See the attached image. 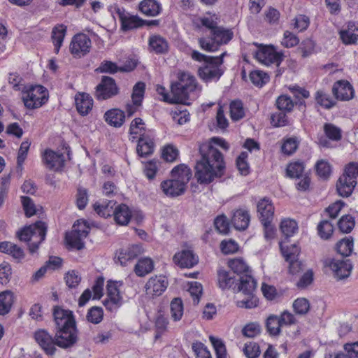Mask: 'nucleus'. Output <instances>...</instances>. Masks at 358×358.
I'll list each match as a JSON object with an SVG mask.
<instances>
[{"mask_svg": "<svg viewBox=\"0 0 358 358\" xmlns=\"http://www.w3.org/2000/svg\"><path fill=\"white\" fill-rule=\"evenodd\" d=\"M280 229L285 236V239H287L296 232L298 225L296 222L294 220L285 219L281 222Z\"/></svg>", "mask_w": 358, "mask_h": 358, "instance_id": "ea45409f", "label": "nucleus"}, {"mask_svg": "<svg viewBox=\"0 0 358 358\" xmlns=\"http://www.w3.org/2000/svg\"><path fill=\"white\" fill-rule=\"evenodd\" d=\"M228 266L234 273H236L238 275V277L245 274L251 273L249 266L242 258L229 260Z\"/></svg>", "mask_w": 358, "mask_h": 358, "instance_id": "473e14b6", "label": "nucleus"}, {"mask_svg": "<svg viewBox=\"0 0 358 358\" xmlns=\"http://www.w3.org/2000/svg\"><path fill=\"white\" fill-rule=\"evenodd\" d=\"M329 267L338 280L348 278L352 269V265L350 259H334L330 262Z\"/></svg>", "mask_w": 358, "mask_h": 358, "instance_id": "2eb2a0df", "label": "nucleus"}, {"mask_svg": "<svg viewBox=\"0 0 358 358\" xmlns=\"http://www.w3.org/2000/svg\"><path fill=\"white\" fill-rule=\"evenodd\" d=\"M230 114L231 119L234 121L240 120L244 117L245 113L241 101L237 100L231 103Z\"/></svg>", "mask_w": 358, "mask_h": 358, "instance_id": "8fccbe9b", "label": "nucleus"}, {"mask_svg": "<svg viewBox=\"0 0 358 358\" xmlns=\"http://www.w3.org/2000/svg\"><path fill=\"white\" fill-rule=\"evenodd\" d=\"M326 136L333 140L338 141L341 138V131L339 128L330 123H326L324 126Z\"/></svg>", "mask_w": 358, "mask_h": 358, "instance_id": "680f3d73", "label": "nucleus"}, {"mask_svg": "<svg viewBox=\"0 0 358 358\" xmlns=\"http://www.w3.org/2000/svg\"><path fill=\"white\" fill-rule=\"evenodd\" d=\"M173 259L181 268H192L199 262L198 257L190 250H184L176 253Z\"/></svg>", "mask_w": 358, "mask_h": 358, "instance_id": "aec40b11", "label": "nucleus"}, {"mask_svg": "<svg viewBox=\"0 0 358 358\" xmlns=\"http://www.w3.org/2000/svg\"><path fill=\"white\" fill-rule=\"evenodd\" d=\"M12 275L11 266L7 262L0 264V283L6 285L9 282Z\"/></svg>", "mask_w": 358, "mask_h": 358, "instance_id": "e2e57ef3", "label": "nucleus"}, {"mask_svg": "<svg viewBox=\"0 0 358 358\" xmlns=\"http://www.w3.org/2000/svg\"><path fill=\"white\" fill-rule=\"evenodd\" d=\"M355 218L350 215L342 216L338 222L339 230L345 234L350 233L355 227Z\"/></svg>", "mask_w": 358, "mask_h": 358, "instance_id": "a18cd8bd", "label": "nucleus"}, {"mask_svg": "<svg viewBox=\"0 0 358 358\" xmlns=\"http://www.w3.org/2000/svg\"><path fill=\"white\" fill-rule=\"evenodd\" d=\"M168 282L165 276L151 277L145 285L147 294L160 296L166 289Z\"/></svg>", "mask_w": 358, "mask_h": 358, "instance_id": "dca6fc26", "label": "nucleus"}, {"mask_svg": "<svg viewBox=\"0 0 358 358\" xmlns=\"http://www.w3.org/2000/svg\"><path fill=\"white\" fill-rule=\"evenodd\" d=\"M315 100L318 104L325 108H331L335 105L334 101L329 94H326L322 90H318L315 94Z\"/></svg>", "mask_w": 358, "mask_h": 358, "instance_id": "5fc2aeb1", "label": "nucleus"}, {"mask_svg": "<svg viewBox=\"0 0 358 358\" xmlns=\"http://www.w3.org/2000/svg\"><path fill=\"white\" fill-rule=\"evenodd\" d=\"M143 252L141 245L135 244L127 248L121 249L118 252L117 259L120 264L126 266L129 262L134 260L141 255Z\"/></svg>", "mask_w": 358, "mask_h": 358, "instance_id": "6ab92c4d", "label": "nucleus"}, {"mask_svg": "<svg viewBox=\"0 0 358 358\" xmlns=\"http://www.w3.org/2000/svg\"><path fill=\"white\" fill-rule=\"evenodd\" d=\"M21 201L25 215L27 217H30L36 213L35 204L32 199L29 196H21Z\"/></svg>", "mask_w": 358, "mask_h": 358, "instance_id": "69168bd1", "label": "nucleus"}, {"mask_svg": "<svg viewBox=\"0 0 358 358\" xmlns=\"http://www.w3.org/2000/svg\"><path fill=\"white\" fill-rule=\"evenodd\" d=\"M178 78V80L171 85V93L174 95L173 102L189 105L190 103L187 102V100L189 94L196 90V78L187 72H180Z\"/></svg>", "mask_w": 358, "mask_h": 358, "instance_id": "423d86ee", "label": "nucleus"}, {"mask_svg": "<svg viewBox=\"0 0 358 358\" xmlns=\"http://www.w3.org/2000/svg\"><path fill=\"white\" fill-rule=\"evenodd\" d=\"M36 341L42 348L47 355H52L55 353L56 348L55 347V337L52 336L45 330L39 329L34 334Z\"/></svg>", "mask_w": 358, "mask_h": 358, "instance_id": "4468645a", "label": "nucleus"}, {"mask_svg": "<svg viewBox=\"0 0 358 358\" xmlns=\"http://www.w3.org/2000/svg\"><path fill=\"white\" fill-rule=\"evenodd\" d=\"M358 177V163L351 162L345 169L344 173L338 178L336 183V190L343 197L350 196L357 185Z\"/></svg>", "mask_w": 358, "mask_h": 358, "instance_id": "0eeeda50", "label": "nucleus"}, {"mask_svg": "<svg viewBox=\"0 0 358 358\" xmlns=\"http://www.w3.org/2000/svg\"><path fill=\"white\" fill-rule=\"evenodd\" d=\"M116 202L114 201H109L108 202H104L102 204L96 203L94 204V209L100 216L103 217H108L113 215L115 213V209L113 208Z\"/></svg>", "mask_w": 358, "mask_h": 358, "instance_id": "58836bf2", "label": "nucleus"}, {"mask_svg": "<svg viewBox=\"0 0 358 358\" xmlns=\"http://www.w3.org/2000/svg\"><path fill=\"white\" fill-rule=\"evenodd\" d=\"M288 111H282L275 113L271 116V124L275 127L285 126L288 124V118L286 113Z\"/></svg>", "mask_w": 358, "mask_h": 358, "instance_id": "13d9d810", "label": "nucleus"}, {"mask_svg": "<svg viewBox=\"0 0 358 358\" xmlns=\"http://www.w3.org/2000/svg\"><path fill=\"white\" fill-rule=\"evenodd\" d=\"M145 20L141 19L136 15H129V14L124 22L121 25L122 29L127 31L132 29L139 28L145 25Z\"/></svg>", "mask_w": 358, "mask_h": 358, "instance_id": "c03bdc74", "label": "nucleus"}, {"mask_svg": "<svg viewBox=\"0 0 358 358\" xmlns=\"http://www.w3.org/2000/svg\"><path fill=\"white\" fill-rule=\"evenodd\" d=\"M114 219L120 225H127L130 221L131 213L129 207L125 204H120L115 208Z\"/></svg>", "mask_w": 358, "mask_h": 358, "instance_id": "cd10ccee", "label": "nucleus"}, {"mask_svg": "<svg viewBox=\"0 0 358 358\" xmlns=\"http://www.w3.org/2000/svg\"><path fill=\"white\" fill-rule=\"evenodd\" d=\"M106 122L115 127H121L124 122V112L118 108H113L106 111L104 114Z\"/></svg>", "mask_w": 358, "mask_h": 358, "instance_id": "5701e85b", "label": "nucleus"}, {"mask_svg": "<svg viewBox=\"0 0 358 358\" xmlns=\"http://www.w3.org/2000/svg\"><path fill=\"white\" fill-rule=\"evenodd\" d=\"M201 159L195 166V177L200 184H209L220 178L225 172V163L222 154L212 145L200 148Z\"/></svg>", "mask_w": 358, "mask_h": 358, "instance_id": "f257e3e1", "label": "nucleus"}, {"mask_svg": "<svg viewBox=\"0 0 358 358\" xmlns=\"http://www.w3.org/2000/svg\"><path fill=\"white\" fill-rule=\"evenodd\" d=\"M339 34L343 43L346 45L354 44L358 39V29L352 22L348 23V29L340 31Z\"/></svg>", "mask_w": 358, "mask_h": 358, "instance_id": "a878e982", "label": "nucleus"}, {"mask_svg": "<svg viewBox=\"0 0 358 358\" xmlns=\"http://www.w3.org/2000/svg\"><path fill=\"white\" fill-rule=\"evenodd\" d=\"M77 111L82 116L87 115L93 106V99L87 93H79L75 98Z\"/></svg>", "mask_w": 358, "mask_h": 358, "instance_id": "412c9836", "label": "nucleus"}, {"mask_svg": "<svg viewBox=\"0 0 358 358\" xmlns=\"http://www.w3.org/2000/svg\"><path fill=\"white\" fill-rule=\"evenodd\" d=\"M47 228L45 222L37 221L19 230L16 236L21 241L29 242V252L33 254L37 251L40 244L45 240Z\"/></svg>", "mask_w": 358, "mask_h": 358, "instance_id": "39448f33", "label": "nucleus"}, {"mask_svg": "<svg viewBox=\"0 0 358 358\" xmlns=\"http://www.w3.org/2000/svg\"><path fill=\"white\" fill-rule=\"evenodd\" d=\"M120 93L115 80L109 76H102L101 82L95 88L94 96L99 101L111 99Z\"/></svg>", "mask_w": 358, "mask_h": 358, "instance_id": "1a4fd4ad", "label": "nucleus"}, {"mask_svg": "<svg viewBox=\"0 0 358 358\" xmlns=\"http://www.w3.org/2000/svg\"><path fill=\"white\" fill-rule=\"evenodd\" d=\"M46 90L41 85L31 87L27 92V96L23 97L24 106L30 109L37 108L47 101Z\"/></svg>", "mask_w": 358, "mask_h": 358, "instance_id": "9b49d317", "label": "nucleus"}, {"mask_svg": "<svg viewBox=\"0 0 358 358\" xmlns=\"http://www.w3.org/2000/svg\"><path fill=\"white\" fill-rule=\"evenodd\" d=\"M234 34L230 29L219 27L212 34V40L215 41L218 47L223 44H227L233 38Z\"/></svg>", "mask_w": 358, "mask_h": 358, "instance_id": "c756f323", "label": "nucleus"}, {"mask_svg": "<svg viewBox=\"0 0 358 358\" xmlns=\"http://www.w3.org/2000/svg\"><path fill=\"white\" fill-rule=\"evenodd\" d=\"M92 41L85 34H76L69 45L71 53L74 57L81 58L87 55L91 50Z\"/></svg>", "mask_w": 358, "mask_h": 358, "instance_id": "9d476101", "label": "nucleus"}, {"mask_svg": "<svg viewBox=\"0 0 358 358\" xmlns=\"http://www.w3.org/2000/svg\"><path fill=\"white\" fill-rule=\"evenodd\" d=\"M52 314L55 345L64 349L73 347L78 338L76 322L73 312L57 306L54 307Z\"/></svg>", "mask_w": 358, "mask_h": 358, "instance_id": "f03ea898", "label": "nucleus"}, {"mask_svg": "<svg viewBox=\"0 0 358 358\" xmlns=\"http://www.w3.org/2000/svg\"><path fill=\"white\" fill-rule=\"evenodd\" d=\"M97 72L114 74L120 71V68L115 62L104 60L96 70Z\"/></svg>", "mask_w": 358, "mask_h": 358, "instance_id": "4d7b16f0", "label": "nucleus"}, {"mask_svg": "<svg viewBox=\"0 0 358 358\" xmlns=\"http://www.w3.org/2000/svg\"><path fill=\"white\" fill-rule=\"evenodd\" d=\"M103 317V310L101 307L93 306L89 309L86 315L87 320L92 324H99Z\"/></svg>", "mask_w": 358, "mask_h": 358, "instance_id": "09e8293b", "label": "nucleus"}, {"mask_svg": "<svg viewBox=\"0 0 358 358\" xmlns=\"http://www.w3.org/2000/svg\"><path fill=\"white\" fill-rule=\"evenodd\" d=\"M139 10L148 16H156L161 10L159 3L155 0H143L139 4Z\"/></svg>", "mask_w": 358, "mask_h": 358, "instance_id": "7c9ffc66", "label": "nucleus"}, {"mask_svg": "<svg viewBox=\"0 0 358 358\" xmlns=\"http://www.w3.org/2000/svg\"><path fill=\"white\" fill-rule=\"evenodd\" d=\"M332 93L336 99L347 101L352 99L354 91L348 81L341 80L334 84Z\"/></svg>", "mask_w": 358, "mask_h": 358, "instance_id": "f3484780", "label": "nucleus"}, {"mask_svg": "<svg viewBox=\"0 0 358 358\" xmlns=\"http://www.w3.org/2000/svg\"><path fill=\"white\" fill-rule=\"evenodd\" d=\"M217 281L219 287L222 289H226L236 285L237 278L230 271L220 268L217 271Z\"/></svg>", "mask_w": 358, "mask_h": 358, "instance_id": "bb28decb", "label": "nucleus"}, {"mask_svg": "<svg viewBox=\"0 0 358 358\" xmlns=\"http://www.w3.org/2000/svg\"><path fill=\"white\" fill-rule=\"evenodd\" d=\"M136 150L139 156L148 157L153 152L154 143L147 136H140L138 140Z\"/></svg>", "mask_w": 358, "mask_h": 358, "instance_id": "c85d7f7f", "label": "nucleus"}, {"mask_svg": "<svg viewBox=\"0 0 358 358\" xmlns=\"http://www.w3.org/2000/svg\"><path fill=\"white\" fill-rule=\"evenodd\" d=\"M257 208L260 221L273 219L274 206L271 200L263 198L257 203Z\"/></svg>", "mask_w": 358, "mask_h": 358, "instance_id": "4be33fe9", "label": "nucleus"}, {"mask_svg": "<svg viewBox=\"0 0 358 358\" xmlns=\"http://www.w3.org/2000/svg\"><path fill=\"white\" fill-rule=\"evenodd\" d=\"M248 153L242 152L236 160V164L240 173L243 176H247L250 172V167L247 162Z\"/></svg>", "mask_w": 358, "mask_h": 358, "instance_id": "864d4df0", "label": "nucleus"}, {"mask_svg": "<svg viewBox=\"0 0 358 358\" xmlns=\"http://www.w3.org/2000/svg\"><path fill=\"white\" fill-rule=\"evenodd\" d=\"M66 27L63 24L57 25L52 29V38L55 44V52L56 53L59 52L66 35Z\"/></svg>", "mask_w": 358, "mask_h": 358, "instance_id": "c9c22d12", "label": "nucleus"}, {"mask_svg": "<svg viewBox=\"0 0 358 358\" xmlns=\"http://www.w3.org/2000/svg\"><path fill=\"white\" fill-rule=\"evenodd\" d=\"M298 142L296 138L286 139L282 145V152L287 155L293 154L297 149Z\"/></svg>", "mask_w": 358, "mask_h": 358, "instance_id": "338daca9", "label": "nucleus"}, {"mask_svg": "<svg viewBox=\"0 0 358 358\" xmlns=\"http://www.w3.org/2000/svg\"><path fill=\"white\" fill-rule=\"evenodd\" d=\"M14 301L13 293L6 290L0 293V315H4L9 313Z\"/></svg>", "mask_w": 358, "mask_h": 358, "instance_id": "2f4dec72", "label": "nucleus"}, {"mask_svg": "<svg viewBox=\"0 0 358 358\" xmlns=\"http://www.w3.org/2000/svg\"><path fill=\"white\" fill-rule=\"evenodd\" d=\"M261 332V326L257 322H251L246 324L242 329L243 336L248 338H253Z\"/></svg>", "mask_w": 358, "mask_h": 358, "instance_id": "052dcab7", "label": "nucleus"}, {"mask_svg": "<svg viewBox=\"0 0 358 358\" xmlns=\"http://www.w3.org/2000/svg\"><path fill=\"white\" fill-rule=\"evenodd\" d=\"M222 58L210 59L198 69L199 77L205 82L218 80L224 73Z\"/></svg>", "mask_w": 358, "mask_h": 358, "instance_id": "6e6552de", "label": "nucleus"}, {"mask_svg": "<svg viewBox=\"0 0 358 358\" xmlns=\"http://www.w3.org/2000/svg\"><path fill=\"white\" fill-rule=\"evenodd\" d=\"M250 80L257 87H262L269 81L268 73L260 71L255 70L250 73Z\"/></svg>", "mask_w": 358, "mask_h": 358, "instance_id": "79ce46f5", "label": "nucleus"}, {"mask_svg": "<svg viewBox=\"0 0 358 358\" xmlns=\"http://www.w3.org/2000/svg\"><path fill=\"white\" fill-rule=\"evenodd\" d=\"M86 237H81L76 230H72L69 234L66 235V241L67 244L71 248L80 250L84 248L85 243L83 239Z\"/></svg>", "mask_w": 358, "mask_h": 358, "instance_id": "4c0bfd02", "label": "nucleus"}, {"mask_svg": "<svg viewBox=\"0 0 358 358\" xmlns=\"http://www.w3.org/2000/svg\"><path fill=\"white\" fill-rule=\"evenodd\" d=\"M280 248L282 254L287 262L298 259V256L299 255L300 253V250L296 244H292L289 248L287 247L285 248L284 246V243L281 242L280 243Z\"/></svg>", "mask_w": 358, "mask_h": 358, "instance_id": "49530a36", "label": "nucleus"}, {"mask_svg": "<svg viewBox=\"0 0 358 358\" xmlns=\"http://www.w3.org/2000/svg\"><path fill=\"white\" fill-rule=\"evenodd\" d=\"M237 288L238 292L244 295V299L237 301V306L240 308L248 309L253 308L258 305V298L255 295L257 290V282L250 274H245L237 278L236 285L233 289Z\"/></svg>", "mask_w": 358, "mask_h": 358, "instance_id": "20e7f679", "label": "nucleus"}, {"mask_svg": "<svg viewBox=\"0 0 358 358\" xmlns=\"http://www.w3.org/2000/svg\"><path fill=\"white\" fill-rule=\"evenodd\" d=\"M209 339L213 345L217 358H227V350L223 342L215 337L210 336Z\"/></svg>", "mask_w": 358, "mask_h": 358, "instance_id": "6e6d98bb", "label": "nucleus"}, {"mask_svg": "<svg viewBox=\"0 0 358 358\" xmlns=\"http://www.w3.org/2000/svg\"><path fill=\"white\" fill-rule=\"evenodd\" d=\"M171 317L175 321L180 320L183 315V304L180 298H175L171 303Z\"/></svg>", "mask_w": 358, "mask_h": 358, "instance_id": "3c124183", "label": "nucleus"}, {"mask_svg": "<svg viewBox=\"0 0 358 358\" xmlns=\"http://www.w3.org/2000/svg\"><path fill=\"white\" fill-rule=\"evenodd\" d=\"M243 352L248 358H257L260 355L259 346L257 343L254 342L245 343Z\"/></svg>", "mask_w": 358, "mask_h": 358, "instance_id": "0e129e2a", "label": "nucleus"}, {"mask_svg": "<svg viewBox=\"0 0 358 358\" xmlns=\"http://www.w3.org/2000/svg\"><path fill=\"white\" fill-rule=\"evenodd\" d=\"M121 282L116 281H108L107 284V296L108 299L105 301V306L110 310L120 307L122 305V298L120 296L118 287L121 285Z\"/></svg>", "mask_w": 358, "mask_h": 358, "instance_id": "ddd939ff", "label": "nucleus"}, {"mask_svg": "<svg viewBox=\"0 0 358 358\" xmlns=\"http://www.w3.org/2000/svg\"><path fill=\"white\" fill-rule=\"evenodd\" d=\"M42 159L44 164L50 170H57L64 164V155L50 149L45 150L42 155Z\"/></svg>", "mask_w": 358, "mask_h": 358, "instance_id": "a211bd4d", "label": "nucleus"}, {"mask_svg": "<svg viewBox=\"0 0 358 358\" xmlns=\"http://www.w3.org/2000/svg\"><path fill=\"white\" fill-rule=\"evenodd\" d=\"M154 268L153 261L150 258L140 259L134 267L135 273L139 277H143L150 273Z\"/></svg>", "mask_w": 358, "mask_h": 358, "instance_id": "72a5a7b5", "label": "nucleus"}, {"mask_svg": "<svg viewBox=\"0 0 358 358\" xmlns=\"http://www.w3.org/2000/svg\"><path fill=\"white\" fill-rule=\"evenodd\" d=\"M293 308L296 314L305 315L310 308L309 301L305 298H299L294 301Z\"/></svg>", "mask_w": 358, "mask_h": 358, "instance_id": "bf43d9fd", "label": "nucleus"}, {"mask_svg": "<svg viewBox=\"0 0 358 358\" xmlns=\"http://www.w3.org/2000/svg\"><path fill=\"white\" fill-rule=\"evenodd\" d=\"M275 105L279 110L290 112L294 103L289 96L281 95L277 99Z\"/></svg>", "mask_w": 358, "mask_h": 358, "instance_id": "603ef678", "label": "nucleus"}, {"mask_svg": "<svg viewBox=\"0 0 358 358\" xmlns=\"http://www.w3.org/2000/svg\"><path fill=\"white\" fill-rule=\"evenodd\" d=\"M354 240L352 236L340 240L336 245L337 252L343 257L350 256L353 250Z\"/></svg>", "mask_w": 358, "mask_h": 358, "instance_id": "e433bc0d", "label": "nucleus"}, {"mask_svg": "<svg viewBox=\"0 0 358 358\" xmlns=\"http://www.w3.org/2000/svg\"><path fill=\"white\" fill-rule=\"evenodd\" d=\"M191 178V169L187 165L180 164L172 169L170 179L161 182L160 188L166 196L178 197L185 192Z\"/></svg>", "mask_w": 358, "mask_h": 358, "instance_id": "7ed1b4c3", "label": "nucleus"}, {"mask_svg": "<svg viewBox=\"0 0 358 358\" xmlns=\"http://www.w3.org/2000/svg\"><path fill=\"white\" fill-rule=\"evenodd\" d=\"M148 43L151 51L156 54H166L169 51L167 41L159 35L151 36Z\"/></svg>", "mask_w": 358, "mask_h": 358, "instance_id": "b1692460", "label": "nucleus"}, {"mask_svg": "<svg viewBox=\"0 0 358 358\" xmlns=\"http://www.w3.org/2000/svg\"><path fill=\"white\" fill-rule=\"evenodd\" d=\"M317 229L321 238L328 240L334 232V225L330 221L324 220L318 224Z\"/></svg>", "mask_w": 358, "mask_h": 358, "instance_id": "37998d69", "label": "nucleus"}, {"mask_svg": "<svg viewBox=\"0 0 358 358\" xmlns=\"http://www.w3.org/2000/svg\"><path fill=\"white\" fill-rule=\"evenodd\" d=\"M192 348L196 358H211L210 352L202 343H194Z\"/></svg>", "mask_w": 358, "mask_h": 358, "instance_id": "774afa93", "label": "nucleus"}, {"mask_svg": "<svg viewBox=\"0 0 358 358\" xmlns=\"http://www.w3.org/2000/svg\"><path fill=\"white\" fill-rule=\"evenodd\" d=\"M250 217L248 211L237 210L234 212L231 222L234 227L238 230H245L248 228Z\"/></svg>", "mask_w": 358, "mask_h": 358, "instance_id": "393cba45", "label": "nucleus"}, {"mask_svg": "<svg viewBox=\"0 0 358 358\" xmlns=\"http://www.w3.org/2000/svg\"><path fill=\"white\" fill-rule=\"evenodd\" d=\"M304 164L300 162H295L288 164L286 169V175L291 178L299 179L303 176Z\"/></svg>", "mask_w": 358, "mask_h": 358, "instance_id": "a19ab883", "label": "nucleus"}, {"mask_svg": "<svg viewBox=\"0 0 358 358\" xmlns=\"http://www.w3.org/2000/svg\"><path fill=\"white\" fill-rule=\"evenodd\" d=\"M145 85L143 82H138L133 87L131 94L132 102L136 106H141L144 96Z\"/></svg>", "mask_w": 358, "mask_h": 358, "instance_id": "de8ad7c7", "label": "nucleus"}, {"mask_svg": "<svg viewBox=\"0 0 358 358\" xmlns=\"http://www.w3.org/2000/svg\"><path fill=\"white\" fill-rule=\"evenodd\" d=\"M255 57L265 65L272 64L278 66L283 60L282 53L278 52L272 45L262 46L255 52Z\"/></svg>", "mask_w": 358, "mask_h": 358, "instance_id": "f8f14e48", "label": "nucleus"}, {"mask_svg": "<svg viewBox=\"0 0 358 358\" xmlns=\"http://www.w3.org/2000/svg\"><path fill=\"white\" fill-rule=\"evenodd\" d=\"M265 326L267 332L271 336H278L282 327L279 317L275 315H270L267 317Z\"/></svg>", "mask_w": 358, "mask_h": 358, "instance_id": "f704fd0d", "label": "nucleus"}]
</instances>
